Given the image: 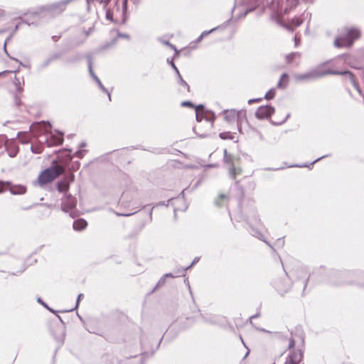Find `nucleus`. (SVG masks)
Returning a JSON list of instances; mask_svg holds the SVG:
<instances>
[{
  "label": "nucleus",
  "mask_w": 364,
  "mask_h": 364,
  "mask_svg": "<svg viewBox=\"0 0 364 364\" xmlns=\"http://www.w3.org/2000/svg\"><path fill=\"white\" fill-rule=\"evenodd\" d=\"M155 206H153L150 208L149 211V220L151 221L152 220V212H153V210H154V208Z\"/></svg>",
  "instance_id": "774afa93"
},
{
  "label": "nucleus",
  "mask_w": 364,
  "mask_h": 364,
  "mask_svg": "<svg viewBox=\"0 0 364 364\" xmlns=\"http://www.w3.org/2000/svg\"><path fill=\"white\" fill-rule=\"evenodd\" d=\"M181 106L183 107L196 108V105L191 101H183L181 103Z\"/></svg>",
  "instance_id": "a19ab883"
},
{
  "label": "nucleus",
  "mask_w": 364,
  "mask_h": 364,
  "mask_svg": "<svg viewBox=\"0 0 364 364\" xmlns=\"http://www.w3.org/2000/svg\"><path fill=\"white\" fill-rule=\"evenodd\" d=\"M227 149L223 150V161H227L228 156H229Z\"/></svg>",
  "instance_id": "e2e57ef3"
},
{
  "label": "nucleus",
  "mask_w": 364,
  "mask_h": 364,
  "mask_svg": "<svg viewBox=\"0 0 364 364\" xmlns=\"http://www.w3.org/2000/svg\"><path fill=\"white\" fill-rule=\"evenodd\" d=\"M85 58H86L87 61L88 70H89L90 76L95 81V82L97 84L99 88L103 92H107V89L103 85V84L100 81V78L95 75V73L93 71V69H92V55L91 54H87Z\"/></svg>",
  "instance_id": "4468645a"
},
{
  "label": "nucleus",
  "mask_w": 364,
  "mask_h": 364,
  "mask_svg": "<svg viewBox=\"0 0 364 364\" xmlns=\"http://www.w3.org/2000/svg\"><path fill=\"white\" fill-rule=\"evenodd\" d=\"M275 95H276V88L273 87V88H271L270 90H269L266 92L264 98L267 100H271L275 97Z\"/></svg>",
  "instance_id": "72a5a7b5"
},
{
  "label": "nucleus",
  "mask_w": 364,
  "mask_h": 364,
  "mask_svg": "<svg viewBox=\"0 0 364 364\" xmlns=\"http://www.w3.org/2000/svg\"><path fill=\"white\" fill-rule=\"evenodd\" d=\"M26 266L23 264L19 271H18L16 273H12V274L17 275L18 274H21L26 269Z\"/></svg>",
  "instance_id": "0e129e2a"
},
{
  "label": "nucleus",
  "mask_w": 364,
  "mask_h": 364,
  "mask_svg": "<svg viewBox=\"0 0 364 364\" xmlns=\"http://www.w3.org/2000/svg\"><path fill=\"white\" fill-rule=\"evenodd\" d=\"M275 108L270 105H262L259 106L255 113V117L258 119H269L274 114Z\"/></svg>",
  "instance_id": "ddd939ff"
},
{
  "label": "nucleus",
  "mask_w": 364,
  "mask_h": 364,
  "mask_svg": "<svg viewBox=\"0 0 364 364\" xmlns=\"http://www.w3.org/2000/svg\"><path fill=\"white\" fill-rule=\"evenodd\" d=\"M8 141V137L6 134H0V149L4 146L6 147V142Z\"/></svg>",
  "instance_id": "58836bf2"
},
{
  "label": "nucleus",
  "mask_w": 364,
  "mask_h": 364,
  "mask_svg": "<svg viewBox=\"0 0 364 364\" xmlns=\"http://www.w3.org/2000/svg\"><path fill=\"white\" fill-rule=\"evenodd\" d=\"M162 339H163V337H161L160 338V340L157 343L155 348H154L152 347L149 348V346L150 345L151 342L147 338H145L142 336L141 337V349L143 350V351L141 353V355L143 357H149V356L153 355L154 354V353L159 349Z\"/></svg>",
  "instance_id": "f8f14e48"
},
{
  "label": "nucleus",
  "mask_w": 364,
  "mask_h": 364,
  "mask_svg": "<svg viewBox=\"0 0 364 364\" xmlns=\"http://www.w3.org/2000/svg\"><path fill=\"white\" fill-rule=\"evenodd\" d=\"M328 155H323L316 159H315L314 161H312L311 163H310L309 164H294V165H291L290 166V167H300V168H304V167H308V168H311L314 164H316V162L321 161V159L327 157Z\"/></svg>",
  "instance_id": "c756f323"
},
{
  "label": "nucleus",
  "mask_w": 364,
  "mask_h": 364,
  "mask_svg": "<svg viewBox=\"0 0 364 364\" xmlns=\"http://www.w3.org/2000/svg\"><path fill=\"white\" fill-rule=\"evenodd\" d=\"M219 137L221 139H233L232 133L230 132H224L219 134Z\"/></svg>",
  "instance_id": "e433bc0d"
},
{
  "label": "nucleus",
  "mask_w": 364,
  "mask_h": 364,
  "mask_svg": "<svg viewBox=\"0 0 364 364\" xmlns=\"http://www.w3.org/2000/svg\"><path fill=\"white\" fill-rule=\"evenodd\" d=\"M237 221H245L250 229V233L258 239H262L263 235L262 232L255 227L256 225H262V223L257 213L255 208H250L248 213H241L237 215Z\"/></svg>",
  "instance_id": "7ed1b4c3"
},
{
  "label": "nucleus",
  "mask_w": 364,
  "mask_h": 364,
  "mask_svg": "<svg viewBox=\"0 0 364 364\" xmlns=\"http://www.w3.org/2000/svg\"><path fill=\"white\" fill-rule=\"evenodd\" d=\"M360 36V31L358 28L346 27L341 35L335 38L333 45L336 48H349Z\"/></svg>",
  "instance_id": "f03ea898"
},
{
  "label": "nucleus",
  "mask_w": 364,
  "mask_h": 364,
  "mask_svg": "<svg viewBox=\"0 0 364 364\" xmlns=\"http://www.w3.org/2000/svg\"><path fill=\"white\" fill-rule=\"evenodd\" d=\"M64 141L63 133L58 132L56 134H51L45 139V144L47 146H56L63 144Z\"/></svg>",
  "instance_id": "2eb2a0df"
},
{
  "label": "nucleus",
  "mask_w": 364,
  "mask_h": 364,
  "mask_svg": "<svg viewBox=\"0 0 364 364\" xmlns=\"http://www.w3.org/2000/svg\"><path fill=\"white\" fill-rule=\"evenodd\" d=\"M5 151L8 153L9 157L14 158L18 154L20 149L16 144L15 139H12L9 143H7Z\"/></svg>",
  "instance_id": "412c9836"
},
{
  "label": "nucleus",
  "mask_w": 364,
  "mask_h": 364,
  "mask_svg": "<svg viewBox=\"0 0 364 364\" xmlns=\"http://www.w3.org/2000/svg\"><path fill=\"white\" fill-rule=\"evenodd\" d=\"M160 42H161L163 44L168 46L171 49H173L175 51V54L173 58H175L176 56H178V50H177L176 47L171 43L168 41L162 40L161 38H159Z\"/></svg>",
  "instance_id": "473e14b6"
},
{
  "label": "nucleus",
  "mask_w": 364,
  "mask_h": 364,
  "mask_svg": "<svg viewBox=\"0 0 364 364\" xmlns=\"http://www.w3.org/2000/svg\"><path fill=\"white\" fill-rule=\"evenodd\" d=\"M56 188L60 193H67L70 188V181L67 178H63L58 181Z\"/></svg>",
  "instance_id": "5701e85b"
},
{
  "label": "nucleus",
  "mask_w": 364,
  "mask_h": 364,
  "mask_svg": "<svg viewBox=\"0 0 364 364\" xmlns=\"http://www.w3.org/2000/svg\"><path fill=\"white\" fill-rule=\"evenodd\" d=\"M194 323V318L192 317H186L185 318H178L174 321L167 329V335H171V338H175L180 331L185 330L192 326Z\"/></svg>",
  "instance_id": "39448f33"
},
{
  "label": "nucleus",
  "mask_w": 364,
  "mask_h": 364,
  "mask_svg": "<svg viewBox=\"0 0 364 364\" xmlns=\"http://www.w3.org/2000/svg\"><path fill=\"white\" fill-rule=\"evenodd\" d=\"M289 117H290V113H288L287 114V116L285 117V118L282 121L279 122H274L273 121H271V123L274 125H277V126L281 125V124H284Z\"/></svg>",
  "instance_id": "49530a36"
},
{
  "label": "nucleus",
  "mask_w": 364,
  "mask_h": 364,
  "mask_svg": "<svg viewBox=\"0 0 364 364\" xmlns=\"http://www.w3.org/2000/svg\"><path fill=\"white\" fill-rule=\"evenodd\" d=\"M84 297V294H78L77 297V300H76V304H75V309H77L78 305H79V303L81 300L82 298Z\"/></svg>",
  "instance_id": "4d7b16f0"
},
{
  "label": "nucleus",
  "mask_w": 364,
  "mask_h": 364,
  "mask_svg": "<svg viewBox=\"0 0 364 364\" xmlns=\"http://www.w3.org/2000/svg\"><path fill=\"white\" fill-rule=\"evenodd\" d=\"M65 170L64 166L57 164L56 161H53L51 166L44 169L39 174L38 181L40 186H43L51 183L62 175Z\"/></svg>",
  "instance_id": "20e7f679"
},
{
  "label": "nucleus",
  "mask_w": 364,
  "mask_h": 364,
  "mask_svg": "<svg viewBox=\"0 0 364 364\" xmlns=\"http://www.w3.org/2000/svg\"><path fill=\"white\" fill-rule=\"evenodd\" d=\"M346 274V272H338L335 270H331L330 272L331 277L343 276V275H345Z\"/></svg>",
  "instance_id": "09e8293b"
},
{
  "label": "nucleus",
  "mask_w": 364,
  "mask_h": 364,
  "mask_svg": "<svg viewBox=\"0 0 364 364\" xmlns=\"http://www.w3.org/2000/svg\"><path fill=\"white\" fill-rule=\"evenodd\" d=\"M200 316H201L202 319L203 320V321L205 322V323L213 324L215 322V321L213 317L206 316H204L203 314H200Z\"/></svg>",
  "instance_id": "ea45409f"
},
{
  "label": "nucleus",
  "mask_w": 364,
  "mask_h": 364,
  "mask_svg": "<svg viewBox=\"0 0 364 364\" xmlns=\"http://www.w3.org/2000/svg\"><path fill=\"white\" fill-rule=\"evenodd\" d=\"M166 279V278H174L175 276L172 273H166L163 275Z\"/></svg>",
  "instance_id": "69168bd1"
},
{
  "label": "nucleus",
  "mask_w": 364,
  "mask_h": 364,
  "mask_svg": "<svg viewBox=\"0 0 364 364\" xmlns=\"http://www.w3.org/2000/svg\"><path fill=\"white\" fill-rule=\"evenodd\" d=\"M87 226V222L83 218H79L73 222V228L75 231H82Z\"/></svg>",
  "instance_id": "393cba45"
},
{
  "label": "nucleus",
  "mask_w": 364,
  "mask_h": 364,
  "mask_svg": "<svg viewBox=\"0 0 364 364\" xmlns=\"http://www.w3.org/2000/svg\"><path fill=\"white\" fill-rule=\"evenodd\" d=\"M224 119L228 122H232L237 120V129L241 132V121H242V111L236 112L235 109H225L223 111Z\"/></svg>",
  "instance_id": "9b49d317"
},
{
  "label": "nucleus",
  "mask_w": 364,
  "mask_h": 364,
  "mask_svg": "<svg viewBox=\"0 0 364 364\" xmlns=\"http://www.w3.org/2000/svg\"><path fill=\"white\" fill-rule=\"evenodd\" d=\"M117 37L118 38H126L127 40H129L130 39V36L129 34H127V33H120V32H118L117 33Z\"/></svg>",
  "instance_id": "3c124183"
},
{
  "label": "nucleus",
  "mask_w": 364,
  "mask_h": 364,
  "mask_svg": "<svg viewBox=\"0 0 364 364\" xmlns=\"http://www.w3.org/2000/svg\"><path fill=\"white\" fill-rule=\"evenodd\" d=\"M277 244L278 245H280L281 246H283L284 244V238H279L277 241Z\"/></svg>",
  "instance_id": "338daca9"
},
{
  "label": "nucleus",
  "mask_w": 364,
  "mask_h": 364,
  "mask_svg": "<svg viewBox=\"0 0 364 364\" xmlns=\"http://www.w3.org/2000/svg\"><path fill=\"white\" fill-rule=\"evenodd\" d=\"M259 316H260V313H259V312H257L256 314H255V315H253V316H250V323H251L252 325H253V323H252V319H253V318H258V317H259Z\"/></svg>",
  "instance_id": "052dcab7"
},
{
  "label": "nucleus",
  "mask_w": 364,
  "mask_h": 364,
  "mask_svg": "<svg viewBox=\"0 0 364 364\" xmlns=\"http://www.w3.org/2000/svg\"><path fill=\"white\" fill-rule=\"evenodd\" d=\"M200 259V257H195L193 259V260L192 261V262L191 263V264L189 266H188L186 268H183L181 270L178 271V272H181L183 274V275H184V273L188 270L189 269H191L192 267H193Z\"/></svg>",
  "instance_id": "c9c22d12"
},
{
  "label": "nucleus",
  "mask_w": 364,
  "mask_h": 364,
  "mask_svg": "<svg viewBox=\"0 0 364 364\" xmlns=\"http://www.w3.org/2000/svg\"><path fill=\"white\" fill-rule=\"evenodd\" d=\"M286 274V279L282 278H277L272 282V286L277 293L284 296L286 294L289 292L292 287V282L290 281L289 276L286 270L284 269Z\"/></svg>",
  "instance_id": "0eeeda50"
},
{
  "label": "nucleus",
  "mask_w": 364,
  "mask_h": 364,
  "mask_svg": "<svg viewBox=\"0 0 364 364\" xmlns=\"http://www.w3.org/2000/svg\"><path fill=\"white\" fill-rule=\"evenodd\" d=\"M242 3L246 5L247 8L243 13L238 15V18H245L249 13L252 12L259 6L257 0H242Z\"/></svg>",
  "instance_id": "a211bd4d"
},
{
  "label": "nucleus",
  "mask_w": 364,
  "mask_h": 364,
  "mask_svg": "<svg viewBox=\"0 0 364 364\" xmlns=\"http://www.w3.org/2000/svg\"><path fill=\"white\" fill-rule=\"evenodd\" d=\"M31 151L33 153V154H41L43 151V148L41 146H33L32 145L31 146Z\"/></svg>",
  "instance_id": "79ce46f5"
},
{
  "label": "nucleus",
  "mask_w": 364,
  "mask_h": 364,
  "mask_svg": "<svg viewBox=\"0 0 364 364\" xmlns=\"http://www.w3.org/2000/svg\"><path fill=\"white\" fill-rule=\"evenodd\" d=\"M171 200H172V199H169V200L167 201V203H166V202H164V201L159 202V203H158L157 204H156L155 207H157V206H166V207H168V203H169V202H170Z\"/></svg>",
  "instance_id": "864d4df0"
},
{
  "label": "nucleus",
  "mask_w": 364,
  "mask_h": 364,
  "mask_svg": "<svg viewBox=\"0 0 364 364\" xmlns=\"http://www.w3.org/2000/svg\"><path fill=\"white\" fill-rule=\"evenodd\" d=\"M227 199H228V196L224 193H221L219 195L218 198L215 200L214 204H215V205H216L218 207H220L225 204Z\"/></svg>",
  "instance_id": "7c9ffc66"
},
{
  "label": "nucleus",
  "mask_w": 364,
  "mask_h": 364,
  "mask_svg": "<svg viewBox=\"0 0 364 364\" xmlns=\"http://www.w3.org/2000/svg\"><path fill=\"white\" fill-rule=\"evenodd\" d=\"M333 75H342V76L346 77L350 80V82H351L353 86L355 87V89H356L360 95H362V90L360 88V87L355 80V77L352 72H350L348 70H343V71L334 70Z\"/></svg>",
  "instance_id": "dca6fc26"
},
{
  "label": "nucleus",
  "mask_w": 364,
  "mask_h": 364,
  "mask_svg": "<svg viewBox=\"0 0 364 364\" xmlns=\"http://www.w3.org/2000/svg\"><path fill=\"white\" fill-rule=\"evenodd\" d=\"M177 83L181 87L180 89L181 92H183L184 90L190 92L189 85L183 79L182 77H180V79H177Z\"/></svg>",
  "instance_id": "c85d7f7f"
},
{
  "label": "nucleus",
  "mask_w": 364,
  "mask_h": 364,
  "mask_svg": "<svg viewBox=\"0 0 364 364\" xmlns=\"http://www.w3.org/2000/svg\"><path fill=\"white\" fill-rule=\"evenodd\" d=\"M61 57V54L60 53H54L51 54L47 59H46L40 65L39 69L41 70H43L46 67H48L52 62L60 59Z\"/></svg>",
  "instance_id": "4be33fe9"
},
{
  "label": "nucleus",
  "mask_w": 364,
  "mask_h": 364,
  "mask_svg": "<svg viewBox=\"0 0 364 364\" xmlns=\"http://www.w3.org/2000/svg\"><path fill=\"white\" fill-rule=\"evenodd\" d=\"M129 0H117L112 9L106 11V18L114 23L126 24L129 18Z\"/></svg>",
  "instance_id": "f257e3e1"
},
{
  "label": "nucleus",
  "mask_w": 364,
  "mask_h": 364,
  "mask_svg": "<svg viewBox=\"0 0 364 364\" xmlns=\"http://www.w3.org/2000/svg\"><path fill=\"white\" fill-rule=\"evenodd\" d=\"M263 98L262 97H258V98H252V99H250L247 102V103L249 105H252L253 103L255 102H260L262 100Z\"/></svg>",
  "instance_id": "8fccbe9b"
},
{
  "label": "nucleus",
  "mask_w": 364,
  "mask_h": 364,
  "mask_svg": "<svg viewBox=\"0 0 364 364\" xmlns=\"http://www.w3.org/2000/svg\"><path fill=\"white\" fill-rule=\"evenodd\" d=\"M36 301L41 304L45 309H46L47 310H48L50 312L53 313V314H58V311L54 310L53 309H52L51 307H50L41 297H38L36 299Z\"/></svg>",
  "instance_id": "2f4dec72"
},
{
  "label": "nucleus",
  "mask_w": 364,
  "mask_h": 364,
  "mask_svg": "<svg viewBox=\"0 0 364 364\" xmlns=\"http://www.w3.org/2000/svg\"><path fill=\"white\" fill-rule=\"evenodd\" d=\"M235 6L231 10V17L228 19L227 21H225L223 24L221 25H219L209 31H204L201 33L200 36L203 38L206 37L207 36H208L209 34L218 31V30H223V29H225L228 25L230 24V23L232 21V15H233V12H234V10H235Z\"/></svg>",
  "instance_id": "aec40b11"
},
{
  "label": "nucleus",
  "mask_w": 364,
  "mask_h": 364,
  "mask_svg": "<svg viewBox=\"0 0 364 364\" xmlns=\"http://www.w3.org/2000/svg\"><path fill=\"white\" fill-rule=\"evenodd\" d=\"M296 55H298V53H291L288 54L286 57L287 63H291L294 60Z\"/></svg>",
  "instance_id": "37998d69"
},
{
  "label": "nucleus",
  "mask_w": 364,
  "mask_h": 364,
  "mask_svg": "<svg viewBox=\"0 0 364 364\" xmlns=\"http://www.w3.org/2000/svg\"><path fill=\"white\" fill-rule=\"evenodd\" d=\"M333 74L334 70L328 69L326 70H321L319 68H316L311 70L310 72L297 75L296 76V80L298 81L316 80L328 75H333Z\"/></svg>",
  "instance_id": "6e6552de"
},
{
  "label": "nucleus",
  "mask_w": 364,
  "mask_h": 364,
  "mask_svg": "<svg viewBox=\"0 0 364 364\" xmlns=\"http://www.w3.org/2000/svg\"><path fill=\"white\" fill-rule=\"evenodd\" d=\"M309 16H311V14L310 13H304L301 17H294L293 18L291 21H290V23L291 25L294 27V28H296V27H298L302 23H303V21L305 18L308 17Z\"/></svg>",
  "instance_id": "cd10ccee"
},
{
  "label": "nucleus",
  "mask_w": 364,
  "mask_h": 364,
  "mask_svg": "<svg viewBox=\"0 0 364 364\" xmlns=\"http://www.w3.org/2000/svg\"><path fill=\"white\" fill-rule=\"evenodd\" d=\"M166 279L164 276H162V277L159 279V280L158 281V282L156 283V286L154 287V289L152 290V291H151V292H154V291L155 290H156L157 289H159V288H160V287H163V286L165 284V283H166Z\"/></svg>",
  "instance_id": "4c0bfd02"
},
{
  "label": "nucleus",
  "mask_w": 364,
  "mask_h": 364,
  "mask_svg": "<svg viewBox=\"0 0 364 364\" xmlns=\"http://www.w3.org/2000/svg\"><path fill=\"white\" fill-rule=\"evenodd\" d=\"M4 53L6 54V55H7V56H9L10 58H11V59L14 60L15 61L18 62V63H19V64H20L21 65H22V66H25V65L22 63V62L19 61V60H18V59H16V58H11V57L9 55V53H8L7 50H6V44H5V43H4Z\"/></svg>",
  "instance_id": "a18cd8bd"
},
{
  "label": "nucleus",
  "mask_w": 364,
  "mask_h": 364,
  "mask_svg": "<svg viewBox=\"0 0 364 364\" xmlns=\"http://www.w3.org/2000/svg\"><path fill=\"white\" fill-rule=\"evenodd\" d=\"M5 188L8 189L12 195H22L26 191V188L22 185H12L11 182L6 181L4 183Z\"/></svg>",
  "instance_id": "6ab92c4d"
},
{
  "label": "nucleus",
  "mask_w": 364,
  "mask_h": 364,
  "mask_svg": "<svg viewBox=\"0 0 364 364\" xmlns=\"http://www.w3.org/2000/svg\"><path fill=\"white\" fill-rule=\"evenodd\" d=\"M294 346H295V341L291 337V338H289V346H288V349L290 350V349L293 348Z\"/></svg>",
  "instance_id": "603ef678"
},
{
  "label": "nucleus",
  "mask_w": 364,
  "mask_h": 364,
  "mask_svg": "<svg viewBox=\"0 0 364 364\" xmlns=\"http://www.w3.org/2000/svg\"><path fill=\"white\" fill-rule=\"evenodd\" d=\"M86 151L87 150L85 149H78V150L72 154V150L68 149V154H66V156L68 158L69 161H71L73 157L82 159L84 156Z\"/></svg>",
  "instance_id": "a878e982"
},
{
  "label": "nucleus",
  "mask_w": 364,
  "mask_h": 364,
  "mask_svg": "<svg viewBox=\"0 0 364 364\" xmlns=\"http://www.w3.org/2000/svg\"><path fill=\"white\" fill-rule=\"evenodd\" d=\"M80 166V163L78 161L73 162L70 168L75 171L77 170Z\"/></svg>",
  "instance_id": "de8ad7c7"
},
{
  "label": "nucleus",
  "mask_w": 364,
  "mask_h": 364,
  "mask_svg": "<svg viewBox=\"0 0 364 364\" xmlns=\"http://www.w3.org/2000/svg\"><path fill=\"white\" fill-rule=\"evenodd\" d=\"M56 316L59 321L61 322L62 325L58 326L56 327V330L52 331V334L54 336L55 340L58 343V346L56 347L55 352L58 350V348H60L63 345L65 337V322L59 315L56 314Z\"/></svg>",
  "instance_id": "9d476101"
},
{
  "label": "nucleus",
  "mask_w": 364,
  "mask_h": 364,
  "mask_svg": "<svg viewBox=\"0 0 364 364\" xmlns=\"http://www.w3.org/2000/svg\"><path fill=\"white\" fill-rule=\"evenodd\" d=\"M82 59V55L80 53H75L68 57L65 61V65L77 63Z\"/></svg>",
  "instance_id": "bb28decb"
},
{
  "label": "nucleus",
  "mask_w": 364,
  "mask_h": 364,
  "mask_svg": "<svg viewBox=\"0 0 364 364\" xmlns=\"http://www.w3.org/2000/svg\"><path fill=\"white\" fill-rule=\"evenodd\" d=\"M75 0H62L53 4H46L39 9L40 12L48 11L53 15H59L63 12L67 6Z\"/></svg>",
  "instance_id": "423d86ee"
},
{
  "label": "nucleus",
  "mask_w": 364,
  "mask_h": 364,
  "mask_svg": "<svg viewBox=\"0 0 364 364\" xmlns=\"http://www.w3.org/2000/svg\"><path fill=\"white\" fill-rule=\"evenodd\" d=\"M136 213V211L134 212V213H115L118 216L129 217V216H131V215L135 214Z\"/></svg>",
  "instance_id": "13d9d810"
},
{
  "label": "nucleus",
  "mask_w": 364,
  "mask_h": 364,
  "mask_svg": "<svg viewBox=\"0 0 364 364\" xmlns=\"http://www.w3.org/2000/svg\"><path fill=\"white\" fill-rule=\"evenodd\" d=\"M77 199L71 194L65 195L64 200L61 203V210L65 213H70L71 218H75L74 210L76 208Z\"/></svg>",
  "instance_id": "1a4fd4ad"
},
{
  "label": "nucleus",
  "mask_w": 364,
  "mask_h": 364,
  "mask_svg": "<svg viewBox=\"0 0 364 364\" xmlns=\"http://www.w3.org/2000/svg\"><path fill=\"white\" fill-rule=\"evenodd\" d=\"M309 278V276L307 278H306V279H304V287H303V292H302V295H303V296L304 295V291H305L306 287V286H307V284H308Z\"/></svg>",
  "instance_id": "bf43d9fd"
},
{
  "label": "nucleus",
  "mask_w": 364,
  "mask_h": 364,
  "mask_svg": "<svg viewBox=\"0 0 364 364\" xmlns=\"http://www.w3.org/2000/svg\"><path fill=\"white\" fill-rule=\"evenodd\" d=\"M207 114L208 115L205 117V119L207 122H211V126L213 127V122L216 119L215 114L213 112L210 111V110L207 111Z\"/></svg>",
  "instance_id": "f704fd0d"
},
{
  "label": "nucleus",
  "mask_w": 364,
  "mask_h": 364,
  "mask_svg": "<svg viewBox=\"0 0 364 364\" xmlns=\"http://www.w3.org/2000/svg\"><path fill=\"white\" fill-rule=\"evenodd\" d=\"M173 58L172 59H169L168 58L167 59V63L172 68V69L174 70V72H178V68L176 67V65H175V63H173Z\"/></svg>",
  "instance_id": "c03bdc74"
},
{
  "label": "nucleus",
  "mask_w": 364,
  "mask_h": 364,
  "mask_svg": "<svg viewBox=\"0 0 364 364\" xmlns=\"http://www.w3.org/2000/svg\"><path fill=\"white\" fill-rule=\"evenodd\" d=\"M93 31V27H91L90 28H88L87 30L85 31V33L86 35V36H89Z\"/></svg>",
  "instance_id": "680f3d73"
},
{
  "label": "nucleus",
  "mask_w": 364,
  "mask_h": 364,
  "mask_svg": "<svg viewBox=\"0 0 364 364\" xmlns=\"http://www.w3.org/2000/svg\"><path fill=\"white\" fill-rule=\"evenodd\" d=\"M14 102L16 107H19L21 105V101L18 95H15Z\"/></svg>",
  "instance_id": "5fc2aeb1"
},
{
  "label": "nucleus",
  "mask_w": 364,
  "mask_h": 364,
  "mask_svg": "<svg viewBox=\"0 0 364 364\" xmlns=\"http://www.w3.org/2000/svg\"><path fill=\"white\" fill-rule=\"evenodd\" d=\"M289 75L287 73H284L282 74L277 84V88L284 90L287 87L288 83H289Z\"/></svg>",
  "instance_id": "b1692460"
},
{
  "label": "nucleus",
  "mask_w": 364,
  "mask_h": 364,
  "mask_svg": "<svg viewBox=\"0 0 364 364\" xmlns=\"http://www.w3.org/2000/svg\"><path fill=\"white\" fill-rule=\"evenodd\" d=\"M184 283L187 285V287L188 288V290H189V292H190V294H191V297L193 299V293H192V291H191V285L189 284L188 279H184Z\"/></svg>",
  "instance_id": "6e6d98bb"
},
{
  "label": "nucleus",
  "mask_w": 364,
  "mask_h": 364,
  "mask_svg": "<svg viewBox=\"0 0 364 364\" xmlns=\"http://www.w3.org/2000/svg\"><path fill=\"white\" fill-rule=\"evenodd\" d=\"M234 156L230 154L228 156L227 161H223L225 164L229 165L228 171L229 174L232 179H235L237 175L242 173V169L240 167H236L233 163Z\"/></svg>",
  "instance_id": "f3484780"
}]
</instances>
